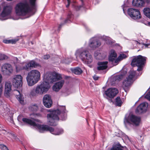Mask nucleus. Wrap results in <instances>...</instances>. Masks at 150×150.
Segmentation results:
<instances>
[{
	"mask_svg": "<svg viewBox=\"0 0 150 150\" xmlns=\"http://www.w3.org/2000/svg\"><path fill=\"white\" fill-rule=\"evenodd\" d=\"M2 88H3L2 86H1L0 87V97L1 96L2 94Z\"/></svg>",
	"mask_w": 150,
	"mask_h": 150,
	"instance_id": "c03bdc74",
	"label": "nucleus"
},
{
	"mask_svg": "<svg viewBox=\"0 0 150 150\" xmlns=\"http://www.w3.org/2000/svg\"><path fill=\"white\" fill-rule=\"evenodd\" d=\"M132 4L134 6L141 7L144 6L145 2L143 0H133Z\"/></svg>",
	"mask_w": 150,
	"mask_h": 150,
	"instance_id": "412c9836",
	"label": "nucleus"
},
{
	"mask_svg": "<svg viewBox=\"0 0 150 150\" xmlns=\"http://www.w3.org/2000/svg\"><path fill=\"white\" fill-rule=\"evenodd\" d=\"M145 2L147 4H149L150 2V0H144Z\"/></svg>",
	"mask_w": 150,
	"mask_h": 150,
	"instance_id": "a18cd8bd",
	"label": "nucleus"
},
{
	"mask_svg": "<svg viewBox=\"0 0 150 150\" xmlns=\"http://www.w3.org/2000/svg\"><path fill=\"white\" fill-rule=\"evenodd\" d=\"M64 81L61 80L56 83L53 86V89L56 91H58L61 89L64 83Z\"/></svg>",
	"mask_w": 150,
	"mask_h": 150,
	"instance_id": "aec40b11",
	"label": "nucleus"
},
{
	"mask_svg": "<svg viewBox=\"0 0 150 150\" xmlns=\"http://www.w3.org/2000/svg\"><path fill=\"white\" fill-rule=\"evenodd\" d=\"M13 93L15 95L16 98L22 104H24L23 97L19 91L17 90H14Z\"/></svg>",
	"mask_w": 150,
	"mask_h": 150,
	"instance_id": "6ab92c4d",
	"label": "nucleus"
},
{
	"mask_svg": "<svg viewBox=\"0 0 150 150\" xmlns=\"http://www.w3.org/2000/svg\"><path fill=\"white\" fill-rule=\"evenodd\" d=\"M144 14L147 17L150 18V8L148 7H146L143 9Z\"/></svg>",
	"mask_w": 150,
	"mask_h": 150,
	"instance_id": "cd10ccee",
	"label": "nucleus"
},
{
	"mask_svg": "<svg viewBox=\"0 0 150 150\" xmlns=\"http://www.w3.org/2000/svg\"><path fill=\"white\" fill-rule=\"evenodd\" d=\"M12 85L9 82H6L5 84V95L7 97L9 96L10 92L11 90Z\"/></svg>",
	"mask_w": 150,
	"mask_h": 150,
	"instance_id": "a211bd4d",
	"label": "nucleus"
},
{
	"mask_svg": "<svg viewBox=\"0 0 150 150\" xmlns=\"http://www.w3.org/2000/svg\"><path fill=\"white\" fill-rule=\"evenodd\" d=\"M141 122V118L133 115H129L127 117H125L124 120L125 124H131L136 126H138Z\"/></svg>",
	"mask_w": 150,
	"mask_h": 150,
	"instance_id": "6e6552de",
	"label": "nucleus"
},
{
	"mask_svg": "<svg viewBox=\"0 0 150 150\" xmlns=\"http://www.w3.org/2000/svg\"><path fill=\"white\" fill-rule=\"evenodd\" d=\"M67 20L65 21V23H67Z\"/></svg>",
	"mask_w": 150,
	"mask_h": 150,
	"instance_id": "bf43d9fd",
	"label": "nucleus"
},
{
	"mask_svg": "<svg viewBox=\"0 0 150 150\" xmlns=\"http://www.w3.org/2000/svg\"><path fill=\"white\" fill-rule=\"evenodd\" d=\"M117 55L116 53L114 50H111L110 51V54L109 58V61L112 62L116 58Z\"/></svg>",
	"mask_w": 150,
	"mask_h": 150,
	"instance_id": "b1692460",
	"label": "nucleus"
},
{
	"mask_svg": "<svg viewBox=\"0 0 150 150\" xmlns=\"http://www.w3.org/2000/svg\"><path fill=\"white\" fill-rule=\"evenodd\" d=\"M36 0H29V2L30 4V7L31 8V10L30 11H34V12L36 11V7L35 5V2ZM35 13H33V14Z\"/></svg>",
	"mask_w": 150,
	"mask_h": 150,
	"instance_id": "a878e982",
	"label": "nucleus"
},
{
	"mask_svg": "<svg viewBox=\"0 0 150 150\" xmlns=\"http://www.w3.org/2000/svg\"><path fill=\"white\" fill-rule=\"evenodd\" d=\"M14 60H16L17 61V62H18V59L17 57H15L14 58Z\"/></svg>",
	"mask_w": 150,
	"mask_h": 150,
	"instance_id": "3c124183",
	"label": "nucleus"
},
{
	"mask_svg": "<svg viewBox=\"0 0 150 150\" xmlns=\"http://www.w3.org/2000/svg\"><path fill=\"white\" fill-rule=\"evenodd\" d=\"M135 74V71L131 70L130 71L128 77H127L123 82V87H128L130 86L132 83V79Z\"/></svg>",
	"mask_w": 150,
	"mask_h": 150,
	"instance_id": "1a4fd4ad",
	"label": "nucleus"
},
{
	"mask_svg": "<svg viewBox=\"0 0 150 150\" xmlns=\"http://www.w3.org/2000/svg\"><path fill=\"white\" fill-rule=\"evenodd\" d=\"M110 150H122V148L118 145H116L113 146Z\"/></svg>",
	"mask_w": 150,
	"mask_h": 150,
	"instance_id": "72a5a7b5",
	"label": "nucleus"
},
{
	"mask_svg": "<svg viewBox=\"0 0 150 150\" xmlns=\"http://www.w3.org/2000/svg\"><path fill=\"white\" fill-rule=\"evenodd\" d=\"M16 69L17 70H25L26 71H28L29 70L31 69L28 63H26L24 65H23L22 67H20V68H19L18 67H16Z\"/></svg>",
	"mask_w": 150,
	"mask_h": 150,
	"instance_id": "bb28decb",
	"label": "nucleus"
},
{
	"mask_svg": "<svg viewBox=\"0 0 150 150\" xmlns=\"http://www.w3.org/2000/svg\"><path fill=\"white\" fill-rule=\"evenodd\" d=\"M115 103L116 106H120L121 105L122 102L119 97H117L115 98Z\"/></svg>",
	"mask_w": 150,
	"mask_h": 150,
	"instance_id": "2f4dec72",
	"label": "nucleus"
},
{
	"mask_svg": "<svg viewBox=\"0 0 150 150\" xmlns=\"http://www.w3.org/2000/svg\"><path fill=\"white\" fill-rule=\"evenodd\" d=\"M13 70L12 66L8 64H4L1 68V71L4 74H9L12 72Z\"/></svg>",
	"mask_w": 150,
	"mask_h": 150,
	"instance_id": "ddd939ff",
	"label": "nucleus"
},
{
	"mask_svg": "<svg viewBox=\"0 0 150 150\" xmlns=\"http://www.w3.org/2000/svg\"><path fill=\"white\" fill-rule=\"evenodd\" d=\"M2 75L0 73V83L2 81Z\"/></svg>",
	"mask_w": 150,
	"mask_h": 150,
	"instance_id": "49530a36",
	"label": "nucleus"
},
{
	"mask_svg": "<svg viewBox=\"0 0 150 150\" xmlns=\"http://www.w3.org/2000/svg\"><path fill=\"white\" fill-rule=\"evenodd\" d=\"M107 62H99L98 63L97 69L98 70H103L106 69L108 66Z\"/></svg>",
	"mask_w": 150,
	"mask_h": 150,
	"instance_id": "4be33fe9",
	"label": "nucleus"
},
{
	"mask_svg": "<svg viewBox=\"0 0 150 150\" xmlns=\"http://www.w3.org/2000/svg\"><path fill=\"white\" fill-rule=\"evenodd\" d=\"M106 41L107 43L110 44V41H109V40L108 38V40H106Z\"/></svg>",
	"mask_w": 150,
	"mask_h": 150,
	"instance_id": "de8ad7c7",
	"label": "nucleus"
},
{
	"mask_svg": "<svg viewBox=\"0 0 150 150\" xmlns=\"http://www.w3.org/2000/svg\"><path fill=\"white\" fill-rule=\"evenodd\" d=\"M148 24L149 26H150V22L148 23Z\"/></svg>",
	"mask_w": 150,
	"mask_h": 150,
	"instance_id": "4d7b16f0",
	"label": "nucleus"
},
{
	"mask_svg": "<svg viewBox=\"0 0 150 150\" xmlns=\"http://www.w3.org/2000/svg\"><path fill=\"white\" fill-rule=\"evenodd\" d=\"M127 57L126 55L124 54H120L118 57V59H119L120 61H121L123 59L126 58Z\"/></svg>",
	"mask_w": 150,
	"mask_h": 150,
	"instance_id": "c9c22d12",
	"label": "nucleus"
},
{
	"mask_svg": "<svg viewBox=\"0 0 150 150\" xmlns=\"http://www.w3.org/2000/svg\"><path fill=\"white\" fill-rule=\"evenodd\" d=\"M128 15L134 19H138L141 18V16L139 11L137 9L129 8L127 11Z\"/></svg>",
	"mask_w": 150,
	"mask_h": 150,
	"instance_id": "9d476101",
	"label": "nucleus"
},
{
	"mask_svg": "<svg viewBox=\"0 0 150 150\" xmlns=\"http://www.w3.org/2000/svg\"><path fill=\"white\" fill-rule=\"evenodd\" d=\"M66 116H64V118H62V120H65V119H66Z\"/></svg>",
	"mask_w": 150,
	"mask_h": 150,
	"instance_id": "603ef678",
	"label": "nucleus"
},
{
	"mask_svg": "<svg viewBox=\"0 0 150 150\" xmlns=\"http://www.w3.org/2000/svg\"><path fill=\"white\" fill-rule=\"evenodd\" d=\"M1 6H0V11H1Z\"/></svg>",
	"mask_w": 150,
	"mask_h": 150,
	"instance_id": "052dcab7",
	"label": "nucleus"
},
{
	"mask_svg": "<svg viewBox=\"0 0 150 150\" xmlns=\"http://www.w3.org/2000/svg\"><path fill=\"white\" fill-rule=\"evenodd\" d=\"M62 79L61 75L55 72H47L44 76V81L36 87V92L39 95L46 93L50 87L49 83H53Z\"/></svg>",
	"mask_w": 150,
	"mask_h": 150,
	"instance_id": "f257e3e1",
	"label": "nucleus"
},
{
	"mask_svg": "<svg viewBox=\"0 0 150 150\" xmlns=\"http://www.w3.org/2000/svg\"><path fill=\"white\" fill-rule=\"evenodd\" d=\"M145 98L150 101V92H149L145 95Z\"/></svg>",
	"mask_w": 150,
	"mask_h": 150,
	"instance_id": "ea45409f",
	"label": "nucleus"
},
{
	"mask_svg": "<svg viewBox=\"0 0 150 150\" xmlns=\"http://www.w3.org/2000/svg\"><path fill=\"white\" fill-rule=\"evenodd\" d=\"M62 24H61L59 26V28H60L61 27V26L62 25Z\"/></svg>",
	"mask_w": 150,
	"mask_h": 150,
	"instance_id": "5fc2aeb1",
	"label": "nucleus"
},
{
	"mask_svg": "<svg viewBox=\"0 0 150 150\" xmlns=\"http://www.w3.org/2000/svg\"><path fill=\"white\" fill-rule=\"evenodd\" d=\"M28 2H20L16 4L15 10L16 14L18 15L24 16L28 13L31 10Z\"/></svg>",
	"mask_w": 150,
	"mask_h": 150,
	"instance_id": "39448f33",
	"label": "nucleus"
},
{
	"mask_svg": "<svg viewBox=\"0 0 150 150\" xmlns=\"http://www.w3.org/2000/svg\"><path fill=\"white\" fill-rule=\"evenodd\" d=\"M30 108L31 110L33 111H35L38 109V106L36 105H32L31 106Z\"/></svg>",
	"mask_w": 150,
	"mask_h": 150,
	"instance_id": "f704fd0d",
	"label": "nucleus"
},
{
	"mask_svg": "<svg viewBox=\"0 0 150 150\" xmlns=\"http://www.w3.org/2000/svg\"><path fill=\"white\" fill-rule=\"evenodd\" d=\"M60 109L61 110V112L59 109L54 110L50 112L47 115V122L51 126H55L57 125L56 121L58 120L59 118L58 115L60 114H63V113L65 112L66 111L65 106H62L61 107Z\"/></svg>",
	"mask_w": 150,
	"mask_h": 150,
	"instance_id": "7ed1b4c3",
	"label": "nucleus"
},
{
	"mask_svg": "<svg viewBox=\"0 0 150 150\" xmlns=\"http://www.w3.org/2000/svg\"><path fill=\"white\" fill-rule=\"evenodd\" d=\"M93 78L95 80H97L98 79L99 77L96 75H95L93 76Z\"/></svg>",
	"mask_w": 150,
	"mask_h": 150,
	"instance_id": "79ce46f5",
	"label": "nucleus"
},
{
	"mask_svg": "<svg viewBox=\"0 0 150 150\" xmlns=\"http://www.w3.org/2000/svg\"><path fill=\"white\" fill-rule=\"evenodd\" d=\"M70 0H67V2H68V4L66 5V6L67 8L69 6L70 3Z\"/></svg>",
	"mask_w": 150,
	"mask_h": 150,
	"instance_id": "37998d69",
	"label": "nucleus"
},
{
	"mask_svg": "<svg viewBox=\"0 0 150 150\" xmlns=\"http://www.w3.org/2000/svg\"><path fill=\"white\" fill-rule=\"evenodd\" d=\"M36 0H29V2L30 4V7L31 8V10L30 11H34V12L36 11V7L35 5V2ZM35 13H33V14Z\"/></svg>",
	"mask_w": 150,
	"mask_h": 150,
	"instance_id": "393cba45",
	"label": "nucleus"
},
{
	"mask_svg": "<svg viewBox=\"0 0 150 150\" xmlns=\"http://www.w3.org/2000/svg\"><path fill=\"white\" fill-rule=\"evenodd\" d=\"M149 45V44H144V45L146 46V47H148V45Z\"/></svg>",
	"mask_w": 150,
	"mask_h": 150,
	"instance_id": "8fccbe9b",
	"label": "nucleus"
},
{
	"mask_svg": "<svg viewBox=\"0 0 150 150\" xmlns=\"http://www.w3.org/2000/svg\"><path fill=\"white\" fill-rule=\"evenodd\" d=\"M76 54L79 55L81 60L86 63L90 64L93 61L92 56L87 50H85L82 49L78 50L76 52Z\"/></svg>",
	"mask_w": 150,
	"mask_h": 150,
	"instance_id": "423d86ee",
	"label": "nucleus"
},
{
	"mask_svg": "<svg viewBox=\"0 0 150 150\" xmlns=\"http://www.w3.org/2000/svg\"><path fill=\"white\" fill-rule=\"evenodd\" d=\"M38 94L36 92V89L35 90L33 89L31 91L30 95V96H36Z\"/></svg>",
	"mask_w": 150,
	"mask_h": 150,
	"instance_id": "473e14b6",
	"label": "nucleus"
},
{
	"mask_svg": "<svg viewBox=\"0 0 150 150\" xmlns=\"http://www.w3.org/2000/svg\"><path fill=\"white\" fill-rule=\"evenodd\" d=\"M148 107V104L146 102L140 104L137 108L135 112L137 114H140L145 112Z\"/></svg>",
	"mask_w": 150,
	"mask_h": 150,
	"instance_id": "4468645a",
	"label": "nucleus"
},
{
	"mask_svg": "<svg viewBox=\"0 0 150 150\" xmlns=\"http://www.w3.org/2000/svg\"><path fill=\"white\" fill-rule=\"evenodd\" d=\"M118 91L117 88H110L105 91V94L108 98H113L118 93Z\"/></svg>",
	"mask_w": 150,
	"mask_h": 150,
	"instance_id": "9b49d317",
	"label": "nucleus"
},
{
	"mask_svg": "<svg viewBox=\"0 0 150 150\" xmlns=\"http://www.w3.org/2000/svg\"><path fill=\"white\" fill-rule=\"evenodd\" d=\"M81 7V6H79V7L78 6H77L76 7L77 8H75L76 9V10H79V9Z\"/></svg>",
	"mask_w": 150,
	"mask_h": 150,
	"instance_id": "09e8293b",
	"label": "nucleus"
},
{
	"mask_svg": "<svg viewBox=\"0 0 150 150\" xmlns=\"http://www.w3.org/2000/svg\"><path fill=\"white\" fill-rule=\"evenodd\" d=\"M72 71L76 74L77 75L80 74L82 72V70L79 67H76L72 69Z\"/></svg>",
	"mask_w": 150,
	"mask_h": 150,
	"instance_id": "c756f323",
	"label": "nucleus"
},
{
	"mask_svg": "<svg viewBox=\"0 0 150 150\" xmlns=\"http://www.w3.org/2000/svg\"><path fill=\"white\" fill-rule=\"evenodd\" d=\"M100 54H98V55H97V56H100Z\"/></svg>",
	"mask_w": 150,
	"mask_h": 150,
	"instance_id": "6e6d98bb",
	"label": "nucleus"
},
{
	"mask_svg": "<svg viewBox=\"0 0 150 150\" xmlns=\"http://www.w3.org/2000/svg\"><path fill=\"white\" fill-rule=\"evenodd\" d=\"M22 76L20 75L15 76L13 80V84L15 87L18 88L22 86Z\"/></svg>",
	"mask_w": 150,
	"mask_h": 150,
	"instance_id": "f8f14e48",
	"label": "nucleus"
},
{
	"mask_svg": "<svg viewBox=\"0 0 150 150\" xmlns=\"http://www.w3.org/2000/svg\"><path fill=\"white\" fill-rule=\"evenodd\" d=\"M23 122L25 123L30 125L37 128L40 132H42L45 131H49L55 135H59L63 132L62 129L58 130V132H56V131H54V129L47 125H40L36 123L31 120L26 118H23Z\"/></svg>",
	"mask_w": 150,
	"mask_h": 150,
	"instance_id": "f03ea898",
	"label": "nucleus"
},
{
	"mask_svg": "<svg viewBox=\"0 0 150 150\" xmlns=\"http://www.w3.org/2000/svg\"><path fill=\"white\" fill-rule=\"evenodd\" d=\"M17 41L18 40H16V39L10 40H3V42L4 43L6 44L12 43V44H15Z\"/></svg>",
	"mask_w": 150,
	"mask_h": 150,
	"instance_id": "7c9ffc66",
	"label": "nucleus"
},
{
	"mask_svg": "<svg viewBox=\"0 0 150 150\" xmlns=\"http://www.w3.org/2000/svg\"><path fill=\"white\" fill-rule=\"evenodd\" d=\"M97 58H98V59H100V58L99 57H97Z\"/></svg>",
	"mask_w": 150,
	"mask_h": 150,
	"instance_id": "13d9d810",
	"label": "nucleus"
},
{
	"mask_svg": "<svg viewBox=\"0 0 150 150\" xmlns=\"http://www.w3.org/2000/svg\"><path fill=\"white\" fill-rule=\"evenodd\" d=\"M80 0L82 2V0Z\"/></svg>",
	"mask_w": 150,
	"mask_h": 150,
	"instance_id": "680f3d73",
	"label": "nucleus"
},
{
	"mask_svg": "<svg viewBox=\"0 0 150 150\" xmlns=\"http://www.w3.org/2000/svg\"><path fill=\"white\" fill-rule=\"evenodd\" d=\"M28 63L31 69V68H35L39 66V64L33 60L30 61Z\"/></svg>",
	"mask_w": 150,
	"mask_h": 150,
	"instance_id": "c85d7f7f",
	"label": "nucleus"
},
{
	"mask_svg": "<svg viewBox=\"0 0 150 150\" xmlns=\"http://www.w3.org/2000/svg\"><path fill=\"white\" fill-rule=\"evenodd\" d=\"M8 58V57L4 54L0 53V60H3L6 59Z\"/></svg>",
	"mask_w": 150,
	"mask_h": 150,
	"instance_id": "4c0bfd02",
	"label": "nucleus"
},
{
	"mask_svg": "<svg viewBox=\"0 0 150 150\" xmlns=\"http://www.w3.org/2000/svg\"><path fill=\"white\" fill-rule=\"evenodd\" d=\"M40 74L36 69H33L29 72L26 77L28 85L29 86L34 85L39 80Z\"/></svg>",
	"mask_w": 150,
	"mask_h": 150,
	"instance_id": "20e7f679",
	"label": "nucleus"
},
{
	"mask_svg": "<svg viewBox=\"0 0 150 150\" xmlns=\"http://www.w3.org/2000/svg\"><path fill=\"white\" fill-rule=\"evenodd\" d=\"M120 60L119 59H118V57L117 58L115 59L114 60V61L112 62V63L115 66L117 64L119 63V62H120Z\"/></svg>",
	"mask_w": 150,
	"mask_h": 150,
	"instance_id": "e433bc0d",
	"label": "nucleus"
},
{
	"mask_svg": "<svg viewBox=\"0 0 150 150\" xmlns=\"http://www.w3.org/2000/svg\"><path fill=\"white\" fill-rule=\"evenodd\" d=\"M0 148L2 150H8L6 146L2 144H0Z\"/></svg>",
	"mask_w": 150,
	"mask_h": 150,
	"instance_id": "58836bf2",
	"label": "nucleus"
},
{
	"mask_svg": "<svg viewBox=\"0 0 150 150\" xmlns=\"http://www.w3.org/2000/svg\"><path fill=\"white\" fill-rule=\"evenodd\" d=\"M12 6L10 4H8L4 7L3 10L1 14V16L4 17L9 15L12 10Z\"/></svg>",
	"mask_w": 150,
	"mask_h": 150,
	"instance_id": "f3484780",
	"label": "nucleus"
},
{
	"mask_svg": "<svg viewBox=\"0 0 150 150\" xmlns=\"http://www.w3.org/2000/svg\"><path fill=\"white\" fill-rule=\"evenodd\" d=\"M17 138V137L16 136H13V138L15 139H16Z\"/></svg>",
	"mask_w": 150,
	"mask_h": 150,
	"instance_id": "864d4df0",
	"label": "nucleus"
},
{
	"mask_svg": "<svg viewBox=\"0 0 150 150\" xmlns=\"http://www.w3.org/2000/svg\"><path fill=\"white\" fill-rule=\"evenodd\" d=\"M50 57V56L49 55H44L43 57V58L45 59H47L49 58Z\"/></svg>",
	"mask_w": 150,
	"mask_h": 150,
	"instance_id": "a19ab883",
	"label": "nucleus"
},
{
	"mask_svg": "<svg viewBox=\"0 0 150 150\" xmlns=\"http://www.w3.org/2000/svg\"><path fill=\"white\" fill-rule=\"evenodd\" d=\"M43 100L44 105L47 108L51 107L52 102L50 95L47 94L45 95L43 98Z\"/></svg>",
	"mask_w": 150,
	"mask_h": 150,
	"instance_id": "dca6fc26",
	"label": "nucleus"
},
{
	"mask_svg": "<svg viewBox=\"0 0 150 150\" xmlns=\"http://www.w3.org/2000/svg\"><path fill=\"white\" fill-rule=\"evenodd\" d=\"M101 45L100 41L96 38H91L89 41V45L90 47L93 49H95L99 47Z\"/></svg>",
	"mask_w": 150,
	"mask_h": 150,
	"instance_id": "2eb2a0df",
	"label": "nucleus"
},
{
	"mask_svg": "<svg viewBox=\"0 0 150 150\" xmlns=\"http://www.w3.org/2000/svg\"><path fill=\"white\" fill-rule=\"evenodd\" d=\"M146 57L139 55L133 58L131 64L133 67L137 66V70L141 71L142 69V66L146 63Z\"/></svg>",
	"mask_w": 150,
	"mask_h": 150,
	"instance_id": "0eeeda50",
	"label": "nucleus"
},
{
	"mask_svg": "<svg viewBox=\"0 0 150 150\" xmlns=\"http://www.w3.org/2000/svg\"><path fill=\"white\" fill-rule=\"evenodd\" d=\"M123 77V75L120 74L114 76L112 79L111 83L112 85L115 84L119 81L121 80Z\"/></svg>",
	"mask_w": 150,
	"mask_h": 150,
	"instance_id": "5701e85b",
	"label": "nucleus"
}]
</instances>
